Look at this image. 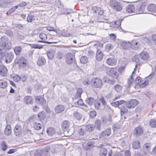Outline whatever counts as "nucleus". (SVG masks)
Returning <instances> with one entry per match:
<instances>
[{
    "label": "nucleus",
    "mask_w": 156,
    "mask_h": 156,
    "mask_svg": "<svg viewBox=\"0 0 156 156\" xmlns=\"http://www.w3.org/2000/svg\"><path fill=\"white\" fill-rule=\"evenodd\" d=\"M107 153L106 149L105 147H102L100 149L99 151L100 156H105Z\"/></svg>",
    "instance_id": "nucleus-30"
},
{
    "label": "nucleus",
    "mask_w": 156,
    "mask_h": 156,
    "mask_svg": "<svg viewBox=\"0 0 156 156\" xmlns=\"http://www.w3.org/2000/svg\"><path fill=\"white\" fill-rule=\"evenodd\" d=\"M122 20H123L122 19H119L116 20L114 23L115 24V26L114 27L117 28L119 27L121 25V22Z\"/></svg>",
    "instance_id": "nucleus-48"
},
{
    "label": "nucleus",
    "mask_w": 156,
    "mask_h": 156,
    "mask_svg": "<svg viewBox=\"0 0 156 156\" xmlns=\"http://www.w3.org/2000/svg\"><path fill=\"white\" fill-rule=\"evenodd\" d=\"M80 62L83 64L87 63L88 62L87 57L85 56L82 57L80 59Z\"/></svg>",
    "instance_id": "nucleus-44"
},
{
    "label": "nucleus",
    "mask_w": 156,
    "mask_h": 156,
    "mask_svg": "<svg viewBox=\"0 0 156 156\" xmlns=\"http://www.w3.org/2000/svg\"><path fill=\"white\" fill-rule=\"evenodd\" d=\"M96 115V112L95 111H91L90 113V116L92 118L94 117Z\"/></svg>",
    "instance_id": "nucleus-58"
},
{
    "label": "nucleus",
    "mask_w": 156,
    "mask_h": 156,
    "mask_svg": "<svg viewBox=\"0 0 156 156\" xmlns=\"http://www.w3.org/2000/svg\"><path fill=\"white\" fill-rule=\"evenodd\" d=\"M69 124V122L68 120H65L62 122L61 125L62 129L64 132H68Z\"/></svg>",
    "instance_id": "nucleus-9"
},
{
    "label": "nucleus",
    "mask_w": 156,
    "mask_h": 156,
    "mask_svg": "<svg viewBox=\"0 0 156 156\" xmlns=\"http://www.w3.org/2000/svg\"><path fill=\"white\" fill-rule=\"evenodd\" d=\"M94 127L92 125H87L86 127V130L89 132L92 131L94 129Z\"/></svg>",
    "instance_id": "nucleus-43"
},
{
    "label": "nucleus",
    "mask_w": 156,
    "mask_h": 156,
    "mask_svg": "<svg viewBox=\"0 0 156 156\" xmlns=\"http://www.w3.org/2000/svg\"><path fill=\"white\" fill-rule=\"evenodd\" d=\"M23 129L22 126L19 124H17L14 127V135L18 137L21 136L23 132Z\"/></svg>",
    "instance_id": "nucleus-4"
},
{
    "label": "nucleus",
    "mask_w": 156,
    "mask_h": 156,
    "mask_svg": "<svg viewBox=\"0 0 156 156\" xmlns=\"http://www.w3.org/2000/svg\"><path fill=\"white\" fill-rule=\"evenodd\" d=\"M91 84L93 87L96 88L101 87L102 85V80L97 78H94L92 79Z\"/></svg>",
    "instance_id": "nucleus-3"
},
{
    "label": "nucleus",
    "mask_w": 156,
    "mask_h": 156,
    "mask_svg": "<svg viewBox=\"0 0 156 156\" xmlns=\"http://www.w3.org/2000/svg\"><path fill=\"white\" fill-rule=\"evenodd\" d=\"M149 57V55L148 53L144 51L142 52L140 54L139 57V59L143 61L147 60Z\"/></svg>",
    "instance_id": "nucleus-13"
},
{
    "label": "nucleus",
    "mask_w": 156,
    "mask_h": 156,
    "mask_svg": "<svg viewBox=\"0 0 156 156\" xmlns=\"http://www.w3.org/2000/svg\"><path fill=\"white\" fill-rule=\"evenodd\" d=\"M131 47L134 49L136 50H139L140 49V45L138 44L136 40H133L130 43Z\"/></svg>",
    "instance_id": "nucleus-14"
},
{
    "label": "nucleus",
    "mask_w": 156,
    "mask_h": 156,
    "mask_svg": "<svg viewBox=\"0 0 156 156\" xmlns=\"http://www.w3.org/2000/svg\"><path fill=\"white\" fill-rule=\"evenodd\" d=\"M78 134L80 136H83L86 134V131L84 129L81 127H79L77 129Z\"/></svg>",
    "instance_id": "nucleus-29"
},
{
    "label": "nucleus",
    "mask_w": 156,
    "mask_h": 156,
    "mask_svg": "<svg viewBox=\"0 0 156 156\" xmlns=\"http://www.w3.org/2000/svg\"><path fill=\"white\" fill-rule=\"evenodd\" d=\"M148 12H155L156 11V6L154 4H151L147 7Z\"/></svg>",
    "instance_id": "nucleus-22"
},
{
    "label": "nucleus",
    "mask_w": 156,
    "mask_h": 156,
    "mask_svg": "<svg viewBox=\"0 0 156 156\" xmlns=\"http://www.w3.org/2000/svg\"><path fill=\"white\" fill-rule=\"evenodd\" d=\"M11 47V42L7 38L5 37H2L0 43V55H1L2 58L3 56V54H2V50L10 49Z\"/></svg>",
    "instance_id": "nucleus-1"
},
{
    "label": "nucleus",
    "mask_w": 156,
    "mask_h": 156,
    "mask_svg": "<svg viewBox=\"0 0 156 156\" xmlns=\"http://www.w3.org/2000/svg\"><path fill=\"white\" fill-rule=\"evenodd\" d=\"M140 145L139 141H135L133 142L132 147L134 149H138L140 148Z\"/></svg>",
    "instance_id": "nucleus-38"
},
{
    "label": "nucleus",
    "mask_w": 156,
    "mask_h": 156,
    "mask_svg": "<svg viewBox=\"0 0 156 156\" xmlns=\"http://www.w3.org/2000/svg\"><path fill=\"white\" fill-rule=\"evenodd\" d=\"M103 54L100 49L97 48L96 53V58L98 61H101L103 58Z\"/></svg>",
    "instance_id": "nucleus-12"
},
{
    "label": "nucleus",
    "mask_w": 156,
    "mask_h": 156,
    "mask_svg": "<svg viewBox=\"0 0 156 156\" xmlns=\"http://www.w3.org/2000/svg\"><path fill=\"white\" fill-rule=\"evenodd\" d=\"M100 9V8L97 6H93L92 7V9L95 13H97L98 10Z\"/></svg>",
    "instance_id": "nucleus-55"
},
{
    "label": "nucleus",
    "mask_w": 156,
    "mask_h": 156,
    "mask_svg": "<svg viewBox=\"0 0 156 156\" xmlns=\"http://www.w3.org/2000/svg\"><path fill=\"white\" fill-rule=\"evenodd\" d=\"M47 56L49 59H52L54 55V51L53 50L48 51L47 54Z\"/></svg>",
    "instance_id": "nucleus-37"
},
{
    "label": "nucleus",
    "mask_w": 156,
    "mask_h": 156,
    "mask_svg": "<svg viewBox=\"0 0 156 156\" xmlns=\"http://www.w3.org/2000/svg\"><path fill=\"white\" fill-rule=\"evenodd\" d=\"M39 37L42 40V41H38L39 42H44L48 44H51L52 43L55 44L58 42L57 41L56 42H51L44 41L47 39V37L46 34L43 33H41L39 34Z\"/></svg>",
    "instance_id": "nucleus-10"
},
{
    "label": "nucleus",
    "mask_w": 156,
    "mask_h": 156,
    "mask_svg": "<svg viewBox=\"0 0 156 156\" xmlns=\"http://www.w3.org/2000/svg\"><path fill=\"white\" fill-rule=\"evenodd\" d=\"M152 39L154 44L156 46V35L153 34L152 35Z\"/></svg>",
    "instance_id": "nucleus-61"
},
{
    "label": "nucleus",
    "mask_w": 156,
    "mask_h": 156,
    "mask_svg": "<svg viewBox=\"0 0 156 156\" xmlns=\"http://www.w3.org/2000/svg\"><path fill=\"white\" fill-rule=\"evenodd\" d=\"M105 48L107 50L109 51L113 49V46L111 44H108L106 45Z\"/></svg>",
    "instance_id": "nucleus-52"
},
{
    "label": "nucleus",
    "mask_w": 156,
    "mask_h": 156,
    "mask_svg": "<svg viewBox=\"0 0 156 156\" xmlns=\"http://www.w3.org/2000/svg\"><path fill=\"white\" fill-rule=\"evenodd\" d=\"M33 98L30 96H26L24 99V101L27 104H31L33 103Z\"/></svg>",
    "instance_id": "nucleus-26"
},
{
    "label": "nucleus",
    "mask_w": 156,
    "mask_h": 156,
    "mask_svg": "<svg viewBox=\"0 0 156 156\" xmlns=\"http://www.w3.org/2000/svg\"><path fill=\"white\" fill-rule=\"evenodd\" d=\"M145 9V7L144 5V4H142L140 6L139 9V11L140 12L143 13Z\"/></svg>",
    "instance_id": "nucleus-54"
},
{
    "label": "nucleus",
    "mask_w": 156,
    "mask_h": 156,
    "mask_svg": "<svg viewBox=\"0 0 156 156\" xmlns=\"http://www.w3.org/2000/svg\"><path fill=\"white\" fill-rule=\"evenodd\" d=\"M34 127L36 130H39L41 128V124L39 123H35L34 124Z\"/></svg>",
    "instance_id": "nucleus-49"
},
{
    "label": "nucleus",
    "mask_w": 156,
    "mask_h": 156,
    "mask_svg": "<svg viewBox=\"0 0 156 156\" xmlns=\"http://www.w3.org/2000/svg\"><path fill=\"white\" fill-rule=\"evenodd\" d=\"M125 69V67L124 66H121L119 68L118 71L120 73H121L123 72V71Z\"/></svg>",
    "instance_id": "nucleus-64"
},
{
    "label": "nucleus",
    "mask_w": 156,
    "mask_h": 156,
    "mask_svg": "<svg viewBox=\"0 0 156 156\" xmlns=\"http://www.w3.org/2000/svg\"><path fill=\"white\" fill-rule=\"evenodd\" d=\"M138 101L136 99H131L126 103V106L128 108H132L135 107L138 104Z\"/></svg>",
    "instance_id": "nucleus-7"
},
{
    "label": "nucleus",
    "mask_w": 156,
    "mask_h": 156,
    "mask_svg": "<svg viewBox=\"0 0 156 156\" xmlns=\"http://www.w3.org/2000/svg\"><path fill=\"white\" fill-rule=\"evenodd\" d=\"M11 133V126L9 125H6L4 131V133L6 136L9 135Z\"/></svg>",
    "instance_id": "nucleus-25"
},
{
    "label": "nucleus",
    "mask_w": 156,
    "mask_h": 156,
    "mask_svg": "<svg viewBox=\"0 0 156 156\" xmlns=\"http://www.w3.org/2000/svg\"><path fill=\"white\" fill-rule=\"evenodd\" d=\"M73 116L75 119L78 120H80L82 118L81 115L80 113L77 112H74Z\"/></svg>",
    "instance_id": "nucleus-34"
},
{
    "label": "nucleus",
    "mask_w": 156,
    "mask_h": 156,
    "mask_svg": "<svg viewBox=\"0 0 156 156\" xmlns=\"http://www.w3.org/2000/svg\"><path fill=\"white\" fill-rule=\"evenodd\" d=\"M46 132L47 134L50 136H52L55 133V130L52 127L48 128Z\"/></svg>",
    "instance_id": "nucleus-35"
},
{
    "label": "nucleus",
    "mask_w": 156,
    "mask_h": 156,
    "mask_svg": "<svg viewBox=\"0 0 156 156\" xmlns=\"http://www.w3.org/2000/svg\"><path fill=\"white\" fill-rule=\"evenodd\" d=\"M95 101V99L92 97L87 98L86 100V102L90 105H92Z\"/></svg>",
    "instance_id": "nucleus-39"
},
{
    "label": "nucleus",
    "mask_w": 156,
    "mask_h": 156,
    "mask_svg": "<svg viewBox=\"0 0 156 156\" xmlns=\"http://www.w3.org/2000/svg\"><path fill=\"white\" fill-rule=\"evenodd\" d=\"M11 2L10 1H0V7H5L10 4Z\"/></svg>",
    "instance_id": "nucleus-31"
},
{
    "label": "nucleus",
    "mask_w": 156,
    "mask_h": 156,
    "mask_svg": "<svg viewBox=\"0 0 156 156\" xmlns=\"http://www.w3.org/2000/svg\"><path fill=\"white\" fill-rule=\"evenodd\" d=\"M149 125L153 128L156 127V119H152L149 121Z\"/></svg>",
    "instance_id": "nucleus-41"
},
{
    "label": "nucleus",
    "mask_w": 156,
    "mask_h": 156,
    "mask_svg": "<svg viewBox=\"0 0 156 156\" xmlns=\"http://www.w3.org/2000/svg\"><path fill=\"white\" fill-rule=\"evenodd\" d=\"M120 128V126L119 124L116 123L112 126V129L114 132L117 131Z\"/></svg>",
    "instance_id": "nucleus-47"
},
{
    "label": "nucleus",
    "mask_w": 156,
    "mask_h": 156,
    "mask_svg": "<svg viewBox=\"0 0 156 156\" xmlns=\"http://www.w3.org/2000/svg\"><path fill=\"white\" fill-rule=\"evenodd\" d=\"M46 63L45 58L42 56H40L38 59L37 64L38 66H42L45 64Z\"/></svg>",
    "instance_id": "nucleus-21"
},
{
    "label": "nucleus",
    "mask_w": 156,
    "mask_h": 156,
    "mask_svg": "<svg viewBox=\"0 0 156 156\" xmlns=\"http://www.w3.org/2000/svg\"><path fill=\"white\" fill-rule=\"evenodd\" d=\"M121 46L125 49H128L130 48L131 44L130 42L123 41L120 43Z\"/></svg>",
    "instance_id": "nucleus-18"
},
{
    "label": "nucleus",
    "mask_w": 156,
    "mask_h": 156,
    "mask_svg": "<svg viewBox=\"0 0 156 156\" xmlns=\"http://www.w3.org/2000/svg\"><path fill=\"white\" fill-rule=\"evenodd\" d=\"M2 54H3V56L2 58L3 59L5 57V62L7 63L10 62L13 58L14 55L12 53H4L2 52ZM1 57L2 56H1Z\"/></svg>",
    "instance_id": "nucleus-5"
},
{
    "label": "nucleus",
    "mask_w": 156,
    "mask_h": 156,
    "mask_svg": "<svg viewBox=\"0 0 156 156\" xmlns=\"http://www.w3.org/2000/svg\"><path fill=\"white\" fill-rule=\"evenodd\" d=\"M64 108H65L63 105H58L55 107V111L57 113H60L64 111Z\"/></svg>",
    "instance_id": "nucleus-20"
},
{
    "label": "nucleus",
    "mask_w": 156,
    "mask_h": 156,
    "mask_svg": "<svg viewBox=\"0 0 156 156\" xmlns=\"http://www.w3.org/2000/svg\"><path fill=\"white\" fill-rule=\"evenodd\" d=\"M99 101L102 103L103 105H107L106 101L103 97H101L99 99Z\"/></svg>",
    "instance_id": "nucleus-53"
},
{
    "label": "nucleus",
    "mask_w": 156,
    "mask_h": 156,
    "mask_svg": "<svg viewBox=\"0 0 156 156\" xmlns=\"http://www.w3.org/2000/svg\"><path fill=\"white\" fill-rule=\"evenodd\" d=\"M74 104L76 106H82L85 107H87V105L84 104L83 101L82 99H79L77 101H75L74 102Z\"/></svg>",
    "instance_id": "nucleus-27"
},
{
    "label": "nucleus",
    "mask_w": 156,
    "mask_h": 156,
    "mask_svg": "<svg viewBox=\"0 0 156 156\" xmlns=\"http://www.w3.org/2000/svg\"><path fill=\"white\" fill-rule=\"evenodd\" d=\"M107 73L110 76L117 78L118 76V73L117 71L113 69H111Z\"/></svg>",
    "instance_id": "nucleus-19"
},
{
    "label": "nucleus",
    "mask_w": 156,
    "mask_h": 156,
    "mask_svg": "<svg viewBox=\"0 0 156 156\" xmlns=\"http://www.w3.org/2000/svg\"><path fill=\"white\" fill-rule=\"evenodd\" d=\"M109 5L112 9L117 11H120L122 8V5L115 0H111Z\"/></svg>",
    "instance_id": "nucleus-2"
},
{
    "label": "nucleus",
    "mask_w": 156,
    "mask_h": 156,
    "mask_svg": "<svg viewBox=\"0 0 156 156\" xmlns=\"http://www.w3.org/2000/svg\"><path fill=\"white\" fill-rule=\"evenodd\" d=\"M7 86V83L5 81L0 82V88L4 89Z\"/></svg>",
    "instance_id": "nucleus-51"
},
{
    "label": "nucleus",
    "mask_w": 156,
    "mask_h": 156,
    "mask_svg": "<svg viewBox=\"0 0 156 156\" xmlns=\"http://www.w3.org/2000/svg\"><path fill=\"white\" fill-rule=\"evenodd\" d=\"M7 146L4 141H3L1 144V147L3 151H5L7 148Z\"/></svg>",
    "instance_id": "nucleus-50"
},
{
    "label": "nucleus",
    "mask_w": 156,
    "mask_h": 156,
    "mask_svg": "<svg viewBox=\"0 0 156 156\" xmlns=\"http://www.w3.org/2000/svg\"><path fill=\"white\" fill-rule=\"evenodd\" d=\"M94 143L91 141H88L86 144L84 148L86 150L89 151L94 147Z\"/></svg>",
    "instance_id": "nucleus-16"
},
{
    "label": "nucleus",
    "mask_w": 156,
    "mask_h": 156,
    "mask_svg": "<svg viewBox=\"0 0 156 156\" xmlns=\"http://www.w3.org/2000/svg\"><path fill=\"white\" fill-rule=\"evenodd\" d=\"M111 133V128H109L107 129L106 130L101 133L100 135V138L106 137L109 136Z\"/></svg>",
    "instance_id": "nucleus-15"
},
{
    "label": "nucleus",
    "mask_w": 156,
    "mask_h": 156,
    "mask_svg": "<svg viewBox=\"0 0 156 156\" xmlns=\"http://www.w3.org/2000/svg\"><path fill=\"white\" fill-rule=\"evenodd\" d=\"M101 121L99 119L96 120L95 122L94 127H95L97 130H100L101 126Z\"/></svg>",
    "instance_id": "nucleus-33"
},
{
    "label": "nucleus",
    "mask_w": 156,
    "mask_h": 156,
    "mask_svg": "<svg viewBox=\"0 0 156 156\" xmlns=\"http://www.w3.org/2000/svg\"><path fill=\"white\" fill-rule=\"evenodd\" d=\"M35 100L36 102L39 105H43L45 102L44 98L41 97H36Z\"/></svg>",
    "instance_id": "nucleus-17"
},
{
    "label": "nucleus",
    "mask_w": 156,
    "mask_h": 156,
    "mask_svg": "<svg viewBox=\"0 0 156 156\" xmlns=\"http://www.w3.org/2000/svg\"><path fill=\"white\" fill-rule=\"evenodd\" d=\"M132 60L135 62H137L139 61L140 60V59H139V57H138L136 55L133 58Z\"/></svg>",
    "instance_id": "nucleus-63"
},
{
    "label": "nucleus",
    "mask_w": 156,
    "mask_h": 156,
    "mask_svg": "<svg viewBox=\"0 0 156 156\" xmlns=\"http://www.w3.org/2000/svg\"><path fill=\"white\" fill-rule=\"evenodd\" d=\"M43 47V45H40V44H34L33 45V48H38V49H41Z\"/></svg>",
    "instance_id": "nucleus-59"
},
{
    "label": "nucleus",
    "mask_w": 156,
    "mask_h": 156,
    "mask_svg": "<svg viewBox=\"0 0 156 156\" xmlns=\"http://www.w3.org/2000/svg\"><path fill=\"white\" fill-rule=\"evenodd\" d=\"M82 93V89L79 88L77 89V93L76 94H77V96L78 97H80L81 94Z\"/></svg>",
    "instance_id": "nucleus-57"
},
{
    "label": "nucleus",
    "mask_w": 156,
    "mask_h": 156,
    "mask_svg": "<svg viewBox=\"0 0 156 156\" xmlns=\"http://www.w3.org/2000/svg\"><path fill=\"white\" fill-rule=\"evenodd\" d=\"M126 10L128 13L133 12L135 10L134 5H131L127 6Z\"/></svg>",
    "instance_id": "nucleus-36"
},
{
    "label": "nucleus",
    "mask_w": 156,
    "mask_h": 156,
    "mask_svg": "<svg viewBox=\"0 0 156 156\" xmlns=\"http://www.w3.org/2000/svg\"><path fill=\"white\" fill-rule=\"evenodd\" d=\"M121 115H123L125 113H126L127 112V110L126 108H122L120 109Z\"/></svg>",
    "instance_id": "nucleus-60"
},
{
    "label": "nucleus",
    "mask_w": 156,
    "mask_h": 156,
    "mask_svg": "<svg viewBox=\"0 0 156 156\" xmlns=\"http://www.w3.org/2000/svg\"><path fill=\"white\" fill-rule=\"evenodd\" d=\"M74 59V56L71 53H68L66 55V61L67 63L70 64L73 63Z\"/></svg>",
    "instance_id": "nucleus-8"
},
{
    "label": "nucleus",
    "mask_w": 156,
    "mask_h": 156,
    "mask_svg": "<svg viewBox=\"0 0 156 156\" xmlns=\"http://www.w3.org/2000/svg\"><path fill=\"white\" fill-rule=\"evenodd\" d=\"M15 11L14 8L13 7L10 9L6 12V14L7 15L10 14Z\"/></svg>",
    "instance_id": "nucleus-56"
},
{
    "label": "nucleus",
    "mask_w": 156,
    "mask_h": 156,
    "mask_svg": "<svg viewBox=\"0 0 156 156\" xmlns=\"http://www.w3.org/2000/svg\"><path fill=\"white\" fill-rule=\"evenodd\" d=\"M35 17L33 15L29 14L27 17V20L29 22H31L34 20Z\"/></svg>",
    "instance_id": "nucleus-46"
},
{
    "label": "nucleus",
    "mask_w": 156,
    "mask_h": 156,
    "mask_svg": "<svg viewBox=\"0 0 156 156\" xmlns=\"http://www.w3.org/2000/svg\"><path fill=\"white\" fill-rule=\"evenodd\" d=\"M143 133L142 128L140 126L135 127L133 130V134L136 136L141 135Z\"/></svg>",
    "instance_id": "nucleus-11"
},
{
    "label": "nucleus",
    "mask_w": 156,
    "mask_h": 156,
    "mask_svg": "<svg viewBox=\"0 0 156 156\" xmlns=\"http://www.w3.org/2000/svg\"><path fill=\"white\" fill-rule=\"evenodd\" d=\"M15 62L18 64L20 67H23L27 65V60L23 57H20L19 58L16 59Z\"/></svg>",
    "instance_id": "nucleus-6"
},
{
    "label": "nucleus",
    "mask_w": 156,
    "mask_h": 156,
    "mask_svg": "<svg viewBox=\"0 0 156 156\" xmlns=\"http://www.w3.org/2000/svg\"><path fill=\"white\" fill-rule=\"evenodd\" d=\"M47 29L49 31H53L55 32L56 33V29L53 27H47Z\"/></svg>",
    "instance_id": "nucleus-62"
},
{
    "label": "nucleus",
    "mask_w": 156,
    "mask_h": 156,
    "mask_svg": "<svg viewBox=\"0 0 156 156\" xmlns=\"http://www.w3.org/2000/svg\"><path fill=\"white\" fill-rule=\"evenodd\" d=\"M46 115L44 112L43 111L39 112L37 115L38 118L40 119H44L45 118Z\"/></svg>",
    "instance_id": "nucleus-40"
},
{
    "label": "nucleus",
    "mask_w": 156,
    "mask_h": 156,
    "mask_svg": "<svg viewBox=\"0 0 156 156\" xmlns=\"http://www.w3.org/2000/svg\"><path fill=\"white\" fill-rule=\"evenodd\" d=\"M114 88L116 92H119L122 90V87L119 84H116L114 86Z\"/></svg>",
    "instance_id": "nucleus-45"
},
{
    "label": "nucleus",
    "mask_w": 156,
    "mask_h": 156,
    "mask_svg": "<svg viewBox=\"0 0 156 156\" xmlns=\"http://www.w3.org/2000/svg\"><path fill=\"white\" fill-rule=\"evenodd\" d=\"M21 48L20 47L17 46L15 47L14 49V51L16 55H19L21 53Z\"/></svg>",
    "instance_id": "nucleus-42"
},
{
    "label": "nucleus",
    "mask_w": 156,
    "mask_h": 156,
    "mask_svg": "<svg viewBox=\"0 0 156 156\" xmlns=\"http://www.w3.org/2000/svg\"><path fill=\"white\" fill-rule=\"evenodd\" d=\"M107 63L109 65L112 66L115 64L116 63V61L114 58H110L107 59Z\"/></svg>",
    "instance_id": "nucleus-28"
},
{
    "label": "nucleus",
    "mask_w": 156,
    "mask_h": 156,
    "mask_svg": "<svg viewBox=\"0 0 156 156\" xmlns=\"http://www.w3.org/2000/svg\"><path fill=\"white\" fill-rule=\"evenodd\" d=\"M7 69L6 67L3 66H0V73L3 76L6 75Z\"/></svg>",
    "instance_id": "nucleus-23"
},
{
    "label": "nucleus",
    "mask_w": 156,
    "mask_h": 156,
    "mask_svg": "<svg viewBox=\"0 0 156 156\" xmlns=\"http://www.w3.org/2000/svg\"><path fill=\"white\" fill-rule=\"evenodd\" d=\"M143 148L147 151L145 152V154H147V152H149L151 150V146L149 143H146L143 146Z\"/></svg>",
    "instance_id": "nucleus-32"
},
{
    "label": "nucleus",
    "mask_w": 156,
    "mask_h": 156,
    "mask_svg": "<svg viewBox=\"0 0 156 156\" xmlns=\"http://www.w3.org/2000/svg\"><path fill=\"white\" fill-rule=\"evenodd\" d=\"M137 67V64H136L135 66V68L134 69V71L132 72V74L131 75L129 78L127 80V84L128 86V87H130V85L132 83V82L133 81V74L134 73V71L135 70L136 68Z\"/></svg>",
    "instance_id": "nucleus-24"
}]
</instances>
